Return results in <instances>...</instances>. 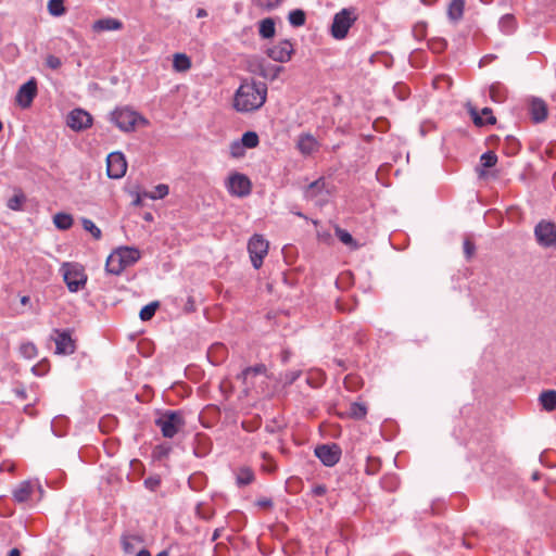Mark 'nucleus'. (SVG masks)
<instances>
[{"label": "nucleus", "instance_id": "f257e3e1", "mask_svg": "<svg viewBox=\"0 0 556 556\" xmlns=\"http://www.w3.org/2000/svg\"><path fill=\"white\" fill-rule=\"evenodd\" d=\"M267 86L261 81H243L233 98V108L238 112L248 113L262 108L266 101Z\"/></svg>", "mask_w": 556, "mask_h": 556}, {"label": "nucleus", "instance_id": "f03ea898", "mask_svg": "<svg viewBox=\"0 0 556 556\" xmlns=\"http://www.w3.org/2000/svg\"><path fill=\"white\" fill-rule=\"evenodd\" d=\"M141 257L135 247H119L106 258L105 269L113 275H121L127 267L136 264Z\"/></svg>", "mask_w": 556, "mask_h": 556}, {"label": "nucleus", "instance_id": "7ed1b4c3", "mask_svg": "<svg viewBox=\"0 0 556 556\" xmlns=\"http://www.w3.org/2000/svg\"><path fill=\"white\" fill-rule=\"evenodd\" d=\"M60 271L70 292H78L87 283V275L83 265L78 263H63Z\"/></svg>", "mask_w": 556, "mask_h": 556}, {"label": "nucleus", "instance_id": "20e7f679", "mask_svg": "<svg viewBox=\"0 0 556 556\" xmlns=\"http://www.w3.org/2000/svg\"><path fill=\"white\" fill-rule=\"evenodd\" d=\"M164 438H174L185 426L184 414L179 410H166L155 419Z\"/></svg>", "mask_w": 556, "mask_h": 556}, {"label": "nucleus", "instance_id": "39448f33", "mask_svg": "<svg viewBox=\"0 0 556 556\" xmlns=\"http://www.w3.org/2000/svg\"><path fill=\"white\" fill-rule=\"evenodd\" d=\"M110 121L122 131H132L138 122L148 124L144 117L127 108L115 109L110 114Z\"/></svg>", "mask_w": 556, "mask_h": 556}, {"label": "nucleus", "instance_id": "423d86ee", "mask_svg": "<svg viewBox=\"0 0 556 556\" xmlns=\"http://www.w3.org/2000/svg\"><path fill=\"white\" fill-rule=\"evenodd\" d=\"M355 21L356 15L353 9H342L336 13L331 25L332 37L338 40L344 39Z\"/></svg>", "mask_w": 556, "mask_h": 556}, {"label": "nucleus", "instance_id": "0eeeda50", "mask_svg": "<svg viewBox=\"0 0 556 556\" xmlns=\"http://www.w3.org/2000/svg\"><path fill=\"white\" fill-rule=\"evenodd\" d=\"M269 243L262 235H253L249 240L248 251L255 269L261 268L263 265V260L267 255Z\"/></svg>", "mask_w": 556, "mask_h": 556}, {"label": "nucleus", "instance_id": "6e6552de", "mask_svg": "<svg viewBox=\"0 0 556 556\" xmlns=\"http://www.w3.org/2000/svg\"><path fill=\"white\" fill-rule=\"evenodd\" d=\"M226 187L231 195L244 198L251 193L252 185L248 176L233 173L228 177Z\"/></svg>", "mask_w": 556, "mask_h": 556}, {"label": "nucleus", "instance_id": "1a4fd4ad", "mask_svg": "<svg viewBox=\"0 0 556 556\" xmlns=\"http://www.w3.org/2000/svg\"><path fill=\"white\" fill-rule=\"evenodd\" d=\"M534 236L541 247H554L556 245V225L543 219L535 226Z\"/></svg>", "mask_w": 556, "mask_h": 556}, {"label": "nucleus", "instance_id": "9d476101", "mask_svg": "<svg viewBox=\"0 0 556 556\" xmlns=\"http://www.w3.org/2000/svg\"><path fill=\"white\" fill-rule=\"evenodd\" d=\"M127 170V162L123 153L112 152L106 157V174L112 179L122 178Z\"/></svg>", "mask_w": 556, "mask_h": 556}, {"label": "nucleus", "instance_id": "9b49d317", "mask_svg": "<svg viewBox=\"0 0 556 556\" xmlns=\"http://www.w3.org/2000/svg\"><path fill=\"white\" fill-rule=\"evenodd\" d=\"M342 451L340 446L336 443L332 444H321L316 446L315 455L319 458V460L327 467H332L337 463H339L341 458Z\"/></svg>", "mask_w": 556, "mask_h": 556}, {"label": "nucleus", "instance_id": "f8f14e48", "mask_svg": "<svg viewBox=\"0 0 556 556\" xmlns=\"http://www.w3.org/2000/svg\"><path fill=\"white\" fill-rule=\"evenodd\" d=\"M54 336L51 339L55 343V353L61 355H71L76 350L75 341L73 340L70 330H53Z\"/></svg>", "mask_w": 556, "mask_h": 556}, {"label": "nucleus", "instance_id": "ddd939ff", "mask_svg": "<svg viewBox=\"0 0 556 556\" xmlns=\"http://www.w3.org/2000/svg\"><path fill=\"white\" fill-rule=\"evenodd\" d=\"M267 367L264 364H257L255 366H250L244 368L238 376L237 379L241 380L244 392L249 393L252 388L255 386V379L258 376H266Z\"/></svg>", "mask_w": 556, "mask_h": 556}, {"label": "nucleus", "instance_id": "4468645a", "mask_svg": "<svg viewBox=\"0 0 556 556\" xmlns=\"http://www.w3.org/2000/svg\"><path fill=\"white\" fill-rule=\"evenodd\" d=\"M92 125V116L83 109H74L67 116V126L75 131H81Z\"/></svg>", "mask_w": 556, "mask_h": 556}, {"label": "nucleus", "instance_id": "2eb2a0df", "mask_svg": "<svg viewBox=\"0 0 556 556\" xmlns=\"http://www.w3.org/2000/svg\"><path fill=\"white\" fill-rule=\"evenodd\" d=\"M266 54L276 62L286 63L290 61L293 54V46L289 40L285 39L268 48Z\"/></svg>", "mask_w": 556, "mask_h": 556}, {"label": "nucleus", "instance_id": "dca6fc26", "mask_svg": "<svg viewBox=\"0 0 556 556\" xmlns=\"http://www.w3.org/2000/svg\"><path fill=\"white\" fill-rule=\"evenodd\" d=\"M36 96L37 81L35 78H30L28 81H26L20 87L16 93V102L21 108L27 109L31 105Z\"/></svg>", "mask_w": 556, "mask_h": 556}, {"label": "nucleus", "instance_id": "f3484780", "mask_svg": "<svg viewBox=\"0 0 556 556\" xmlns=\"http://www.w3.org/2000/svg\"><path fill=\"white\" fill-rule=\"evenodd\" d=\"M468 113L473 124L478 127L494 125L496 123V117L493 115V112L490 108H483L481 112H479L476 108L469 106Z\"/></svg>", "mask_w": 556, "mask_h": 556}, {"label": "nucleus", "instance_id": "a211bd4d", "mask_svg": "<svg viewBox=\"0 0 556 556\" xmlns=\"http://www.w3.org/2000/svg\"><path fill=\"white\" fill-rule=\"evenodd\" d=\"M529 114L534 123H542L547 118L548 110L545 101L533 98L529 104Z\"/></svg>", "mask_w": 556, "mask_h": 556}, {"label": "nucleus", "instance_id": "6ab92c4d", "mask_svg": "<svg viewBox=\"0 0 556 556\" xmlns=\"http://www.w3.org/2000/svg\"><path fill=\"white\" fill-rule=\"evenodd\" d=\"M123 27V22L114 17L100 18L92 24V30L96 33L121 30Z\"/></svg>", "mask_w": 556, "mask_h": 556}, {"label": "nucleus", "instance_id": "aec40b11", "mask_svg": "<svg viewBox=\"0 0 556 556\" xmlns=\"http://www.w3.org/2000/svg\"><path fill=\"white\" fill-rule=\"evenodd\" d=\"M317 146L316 139L309 134H304L299 137L298 149L304 155L312 154L317 149Z\"/></svg>", "mask_w": 556, "mask_h": 556}, {"label": "nucleus", "instance_id": "412c9836", "mask_svg": "<svg viewBox=\"0 0 556 556\" xmlns=\"http://www.w3.org/2000/svg\"><path fill=\"white\" fill-rule=\"evenodd\" d=\"M33 493V486L29 481L21 482L12 492L13 498L17 503H25Z\"/></svg>", "mask_w": 556, "mask_h": 556}, {"label": "nucleus", "instance_id": "4be33fe9", "mask_svg": "<svg viewBox=\"0 0 556 556\" xmlns=\"http://www.w3.org/2000/svg\"><path fill=\"white\" fill-rule=\"evenodd\" d=\"M255 480V475L250 467H240L236 470V483L238 486H245Z\"/></svg>", "mask_w": 556, "mask_h": 556}, {"label": "nucleus", "instance_id": "5701e85b", "mask_svg": "<svg viewBox=\"0 0 556 556\" xmlns=\"http://www.w3.org/2000/svg\"><path fill=\"white\" fill-rule=\"evenodd\" d=\"M465 10V0H452L447 9V16L453 22L462 20Z\"/></svg>", "mask_w": 556, "mask_h": 556}, {"label": "nucleus", "instance_id": "b1692460", "mask_svg": "<svg viewBox=\"0 0 556 556\" xmlns=\"http://www.w3.org/2000/svg\"><path fill=\"white\" fill-rule=\"evenodd\" d=\"M275 33L276 27L274 18L266 17L258 23V34L263 39L273 38Z\"/></svg>", "mask_w": 556, "mask_h": 556}, {"label": "nucleus", "instance_id": "393cba45", "mask_svg": "<svg viewBox=\"0 0 556 556\" xmlns=\"http://www.w3.org/2000/svg\"><path fill=\"white\" fill-rule=\"evenodd\" d=\"M540 403L546 412H553L556 409V391L546 390L540 394Z\"/></svg>", "mask_w": 556, "mask_h": 556}, {"label": "nucleus", "instance_id": "a878e982", "mask_svg": "<svg viewBox=\"0 0 556 556\" xmlns=\"http://www.w3.org/2000/svg\"><path fill=\"white\" fill-rule=\"evenodd\" d=\"M348 415L355 420H362L367 415V406L361 402H353L349 406Z\"/></svg>", "mask_w": 556, "mask_h": 556}, {"label": "nucleus", "instance_id": "bb28decb", "mask_svg": "<svg viewBox=\"0 0 556 556\" xmlns=\"http://www.w3.org/2000/svg\"><path fill=\"white\" fill-rule=\"evenodd\" d=\"M173 67L177 72H187L191 67V60L185 53L174 54Z\"/></svg>", "mask_w": 556, "mask_h": 556}, {"label": "nucleus", "instance_id": "cd10ccee", "mask_svg": "<svg viewBox=\"0 0 556 556\" xmlns=\"http://www.w3.org/2000/svg\"><path fill=\"white\" fill-rule=\"evenodd\" d=\"M334 233L337 238L345 245L350 247L352 250L358 249V243L354 240L352 235L346 231L345 229H342L340 227H337L334 230Z\"/></svg>", "mask_w": 556, "mask_h": 556}, {"label": "nucleus", "instance_id": "c85d7f7f", "mask_svg": "<svg viewBox=\"0 0 556 556\" xmlns=\"http://www.w3.org/2000/svg\"><path fill=\"white\" fill-rule=\"evenodd\" d=\"M53 223L56 228L67 230L73 226V217L67 213H58L53 217Z\"/></svg>", "mask_w": 556, "mask_h": 556}, {"label": "nucleus", "instance_id": "c756f323", "mask_svg": "<svg viewBox=\"0 0 556 556\" xmlns=\"http://www.w3.org/2000/svg\"><path fill=\"white\" fill-rule=\"evenodd\" d=\"M288 21L293 27H301L306 22V14L301 9H295L289 12Z\"/></svg>", "mask_w": 556, "mask_h": 556}, {"label": "nucleus", "instance_id": "7c9ffc66", "mask_svg": "<svg viewBox=\"0 0 556 556\" xmlns=\"http://www.w3.org/2000/svg\"><path fill=\"white\" fill-rule=\"evenodd\" d=\"M517 26V22L514 15L506 14L500 20V28L505 34H511Z\"/></svg>", "mask_w": 556, "mask_h": 556}, {"label": "nucleus", "instance_id": "2f4dec72", "mask_svg": "<svg viewBox=\"0 0 556 556\" xmlns=\"http://www.w3.org/2000/svg\"><path fill=\"white\" fill-rule=\"evenodd\" d=\"M328 556H346L348 548L341 541H334L329 544L326 551Z\"/></svg>", "mask_w": 556, "mask_h": 556}, {"label": "nucleus", "instance_id": "473e14b6", "mask_svg": "<svg viewBox=\"0 0 556 556\" xmlns=\"http://www.w3.org/2000/svg\"><path fill=\"white\" fill-rule=\"evenodd\" d=\"M25 201V194L21 190H18L17 192H15L13 197H11L8 200L7 206L12 211H21Z\"/></svg>", "mask_w": 556, "mask_h": 556}, {"label": "nucleus", "instance_id": "72a5a7b5", "mask_svg": "<svg viewBox=\"0 0 556 556\" xmlns=\"http://www.w3.org/2000/svg\"><path fill=\"white\" fill-rule=\"evenodd\" d=\"M285 0H254V4L262 11L270 12L279 8Z\"/></svg>", "mask_w": 556, "mask_h": 556}, {"label": "nucleus", "instance_id": "f704fd0d", "mask_svg": "<svg viewBox=\"0 0 556 556\" xmlns=\"http://www.w3.org/2000/svg\"><path fill=\"white\" fill-rule=\"evenodd\" d=\"M241 142L245 149L256 148L260 143L258 135L255 131H247L242 135Z\"/></svg>", "mask_w": 556, "mask_h": 556}, {"label": "nucleus", "instance_id": "c9c22d12", "mask_svg": "<svg viewBox=\"0 0 556 556\" xmlns=\"http://www.w3.org/2000/svg\"><path fill=\"white\" fill-rule=\"evenodd\" d=\"M504 144V151L507 155H515L519 152L520 143L515 137L507 136Z\"/></svg>", "mask_w": 556, "mask_h": 556}, {"label": "nucleus", "instance_id": "e433bc0d", "mask_svg": "<svg viewBox=\"0 0 556 556\" xmlns=\"http://www.w3.org/2000/svg\"><path fill=\"white\" fill-rule=\"evenodd\" d=\"M81 225H83V228L90 232V235L96 239V240H100L101 237H102V232H101V229L99 227L96 226V224L89 219V218H81Z\"/></svg>", "mask_w": 556, "mask_h": 556}, {"label": "nucleus", "instance_id": "4c0bfd02", "mask_svg": "<svg viewBox=\"0 0 556 556\" xmlns=\"http://www.w3.org/2000/svg\"><path fill=\"white\" fill-rule=\"evenodd\" d=\"M505 97V89L500 83H495L490 86V98L494 102H503Z\"/></svg>", "mask_w": 556, "mask_h": 556}, {"label": "nucleus", "instance_id": "58836bf2", "mask_svg": "<svg viewBox=\"0 0 556 556\" xmlns=\"http://www.w3.org/2000/svg\"><path fill=\"white\" fill-rule=\"evenodd\" d=\"M157 307H159V303H157V302H152V303H150V304H148V305L143 306V307L141 308L140 313H139V317H140V319H141L142 321H148V320H150V319L154 316V314H155V312H156Z\"/></svg>", "mask_w": 556, "mask_h": 556}, {"label": "nucleus", "instance_id": "ea45409f", "mask_svg": "<svg viewBox=\"0 0 556 556\" xmlns=\"http://www.w3.org/2000/svg\"><path fill=\"white\" fill-rule=\"evenodd\" d=\"M48 11L53 16H61L65 13L63 0H49Z\"/></svg>", "mask_w": 556, "mask_h": 556}, {"label": "nucleus", "instance_id": "a19ab883", "mask_svg": "<svg viewBox=\"0 0 556 556\" xmlns=\"http://www.w3.org/2000/svg\"><path fill=\"white\" fill-rule=\"evenodd\" d=\"M381 462L378 457L369 456L366 462L365 472L367 475H376L380 470Z\"/></svg>", "mask_w": 556, "mask_h": 556}, {"label": "nucleus", "instance_id": "79ce46f5", "mask_svg": "<svg viewBox=\"0 0 556 556\" xmlns=\"http://www.w3.org/2000/svg\"><path fill=\"white\" fill-rule=\"evenodd\" d=\"M169 192V188L167 185L160 184L155 187L154 191L151 193L144 192V197H148L150 199H163L165 198Z\"/></svg>", "mask_w": 556, "mask_h": 556}, {"label": "nucleus", "instance_id": "37998d69", "mask_svg": "<svg viewBox=\"0 0 556 556\" xmlns=\"http://www.w3.org/2000/svg\"><path fill=\"white\" fill-rule=\"evenodd\" d=\"M480 161L483 167L490 168L496 165L497 156L494 152L488 151L481 155Z\"/></svg>", "mask_w": 556, "mask_h": 556}, {"label": "nucleus", "instance_id": "c03bdc74", "mask_svg": "<svg viewBox=\"0 0 556 556\" xmlns=\"http://www.w3.org/2000/svg\"><path fill=\"white\" fill-rule=\"evenodd\" d=\"M428 46L434 53H441L446 49L447 42L443 38H433L429 41Z\"/></svg>", "mask_w": 556, "mask_h": 556}, {"label": "nucleus", "instance_id": "a18cd8bd", "mask_svg": "<svg viewBox=\"0 0 556 556\" xmlns=\"http://www.w3.org/2000/svg\"><path fill=\"white\" fill-rule=\"evenodd\" d=\"M325 186V181L323 178H319L315 181H313L312 184L308 185L306 191H305V194L307 198H312V197H315L317 194V192L324 188Z\"/></svg>", "mask_w": 556, "mask_h": 556}, {"label": "nucleus", "instance_id": "49530a36", "mask_svg": "<svg viewBox=\"0 0 556 556\" xmlns=\"http://www.w3.org/2000/svg\"><path fill=\"white\" fill-rule=\"evenodd\" d=\"M245 154V148L241 141H233L230 144V155L232 157L239 159Z\"/></svg>", "mask_w": 556, "mask_h": 556}, {"label": "nucleus", "instance_id": "de8ad7c7", "mask_svg": "<svg viewBox=\"0 0 556 556\" xmlns=\"http://www.w3.org/2000/svg\"><path fill=\"white\" fill-rule=\"evenodd\" d=\"M451 85H452V79L445 75L437 76L433 79V87L435 89H442V88L448 89L451 87Z\"/></svg>", "mask_w": 556, "mask_h": 556}, {"label": "nucleus", "instance_id": "09e8293b", "mask_svg": "<svg viewBox=\"0 0 556 556\" xmlns=\"http://www.w3.org/2000/svg\"><path fill=\"white\" fill-rule=\"evenodd\" d=\"M262 458L266 462V464L262 466L263 470L270 473L275 472L277 465L275 464L273 457L267 452H264L262 453Z\"/></svg>", "mask_w": 556, "mask_h": 556}, {"label": "nucleus", "instance_id": "8fccbe9b", "mask_svg": "<svg viewBox=\"0 0 556 556\" xmlns=\"http://www.w3.org/2000/svg\"><path fill=\"white\" fill-rule=\"evenodd\" d=\"M282 68L280 66H270L264 67L261 70L260 74L265 78L275 79Z\"/></svg>", "mask_w": 556, "mask_h": 556}, {"label": "nucleus", "instance_id": "3c124183", "mask_svg": "<svg viewBox=\"0 0 556 556\" xmlns=\"http://www.w3.org/2000/svg\"><path fill=\"white\" fill-rule=\"evenodd\" d=\"M300 377V371L299 370H290V371H287L285 375H283V383L286 386H290L292 384L294 381L298 380V378Z\"/></svg>", "mask_w": 556, "mask_h": 556}, {"label": "nucleus", "instance_id": "603ef678", "mask_svg": "<svg viewBox=\"0 0 556 556\" xmlns=\"http://www.w3.org/2000/svg\"><path fill=\"white\" fill-rule=\"evenodd\" d=\"M21 352L28 358H31L36 355L37 349L33 343H25L21 346Z\"/></svg>", "mask_w": 556, "mask_h": 556}, {"label": "nucleus", "instance_id": "864d4df0", "mask_svg": "<svg viewBox=\"0 0 556 556\" xmlns=\"http://www.w3.org/2000/svg\"><path fill=\"white\" fill-rule=\"evenodd\" d=\"M130 538H137L136 535H123L122 536V547L125 553L129 554L134 551V545L130 542Z\"/></svg>", "mask_w": 556, "mask_h": 556}, {"label": "nucleus", "instance_id": "5fc2aeb1", "mask_svg": "<svg viewBox=\"0 0 556 556\" xmlns=\"http://www.w3.org/2000/svg\"><path fill=\"white\" fill-rule=\"evenodd\" d=\"M46 64L48 67H50L52 70H58L59 67H61L62 62H61L60 58H58L55 55H48L46 59Z\"/></svg>", "mask_w": 556, "mask_h": 556}, {"label": "nucleus", "instance_id": "6e6d98bb", "mask_svg": "<svg viewBox=\"0 0 556 556\" xmlns=\"http://www.w3.org/2000/svg\"><path fill=\"white\" fill-rule=\"evenodd\" d=\"M476 247L475 243L470 240L466 239L464 241V253L467 256V258H470L475 253Z\"/></svg>", "mask_w": 556, "mask_h": 556}, {"label": "nucleus", "instance_id": "4d7b16f0", "mask_svg": "<svg viewBox=\"0 0 556 556\" xmlns=\"http://www.w3.org/2000/svg\"><path fill=\"white\" fill-rule=\"evenodd\" d=\"M381 483L384 489H388L390 491H393L396 488V480L394 477H384Z\"/></svg>", "mask_w": 556, "mask_h": 556}, {"label": "nucleus", "instance_id": "13d9d810", "mask_svg": "<svg viewBox=\"0 0 556 556\" xmlns=\"http://www.w3.org/2000/svg\"><path fill=\"white\" fill-rule=\"evenodd\" d=\"M160 483L161 481L159 478L150 477L144 480L146 486L149 488L150 490H155L160 485Z\"/></svg>", "mask_w": 556, "mask_h": 556}, {"label": "nucleus", "instance_id": "bf43d9fd", "mask_svg": "<svg viewBox=\"0 0 556 556\" xmlns=\"http://www.w3.org/2000/svg\"><path fill=\"white\" fill-rule=\"evenodd\" d=\"M327 492V488L324 484H317L312 489V493L315 496H323Z\"/></svg>", "mask_w": 556, "mask_h": 556}, {"label": "nucleus", "instance_id": "052dcab7", "mask_svg": "<svg viewBox=\"0 0 556 556\" xmlns=\"http://www.w3.org/2000/svg\"><path fill=\"white\" fill-rule=\"evenodd\" d=\"M256 505L261 508H271L273 501L270 498L263 497L256 501Z\"/></svg>", "mask_w": 556, "mask_h": 556}, {"label": "nucleus", "instance_id": "680f3d73", "mask_svg": "<svg viewBox=\"0 0 556 556\" xmlns=\"http://www.w3.org/2000/svg\"><path fill=\"white\" fill-rule=\"evenodd\" d=\"M14 393L21 400H26L27 399V393H26V390L24 388H15L14 389Z\"/></svg>", "mask_w": 556, "mask_h": 556}, {"label": "nucleus", "instance_id": "e2e57ef3", "mask_svg": "<svg viewBox=\"0 0 556 556\" xmlns=\"http://www.w3.org/2000/svg\"><path fill=\"white\" fill-rule=\"evenodd\" d=\"M195 309L194 307V301L191 296L188 298L185 311L186 312H193Z\"/></svg>", "mask_w": 556, "mask_h": 556}, {"label": "nucleus", "instance_id": "0e129e2a", "mask_svg": "<svg viewBox=\"0 0 556 556\" xmlns=\"http://www.w3.org/2000/svg\"><path fill=\"white\" fill-rule=\"evenodd\" d=\"M195 15L198 18H202V17L207 16V12L205 9H198Z\"/></svg>", "mask_w": 556, "mask_h": 556}, {"label": "nucleus", "instance_id": "69168bd1", "mask_svg": "<svg viewBox=\"0 0 556 556\" xmlns=\"http://www.w3.org/2000/svg\"><path fill=\"white\" fill-rule=\"evenodd\" d=\"M136 556H151V554L148 549L142 548Z\"/></svg>", "mask_w": 556, "mask_h": 556}, {"label": "nucleus", "instance_id": "338daca9", "mask_svg": "<svg viewBox=\"0 0 556 556\" xmlns=\"http://www.w3.org/2000/svg\"><path fill=\"white\" fill-rule=\"evenodd\" d=\"M9 556H21V553L17 548H13L10 551Z\"/></svg>", "mask_w": 556, "mask_h": 556}, {"label": "nucleus", "instance_id": "774afa93", "mask_svg": "<svg viewBox=\"0 0 556 556\" xmlns=\"http://www.w3.org/2000/svg\"><path fill=\"white\" fill-rule=\"evenodd\" d=\"M132 204L135 206L141 205V197L138 194L137 198L134 200Z\"/></svg>", "mask_w": 556, "mask_h": 556}]
</instances>
